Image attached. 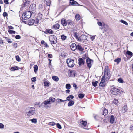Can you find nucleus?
<instances>
[{
  "label": "nucleus",
  "instance_id": "obj_1",
  "mask_svg": "<svg viewBox=\"0 0 133 133\" xmlns=\"http://www.w3.org/2000/svg\"><path fill=\"white\" fill-rule=\"evenodd\" d=\"M35 111V109L34 107L28 108L25 110L26 115L27 117H30L34 114Z\"/></svg>",
  "mask_w": 133,
  "mask_h": 133
},
{
  "label": "nucleus",
  "instance_id": "obj_2",
  "mask_svg": "<svg viewBox=\"0 0 133 133\" xmlns=\"http://www.w3.org/2000/svg\"><path fill=\"white\" fill-rule=\"evenodd\" d=\"M31 15V13L30 11H26L23 14L22 16V19L27 20L30 18Z\"/></svg>",
  "mask_w": 133,
  "mask_h": 133
},
{
  "label": "nucleus",
  "instance_id": "obj_3",
  "mask_svg": "<svg viewBox=\"0 0 133 133\" xmlns=\"http://www.w3.org/2000/svg\"><path fill=\"white\" fill-rule=\"evenodd\" d=\"M107 66H105V67L104 69V76L103 77L105 79L106 81L108 80L110 77V73L109 72L108 70V69H106V68H107Z\"/></svg>",
  "mask_w": 133,
  "mask_h": 133
},
{
  "label": "nucleus",
  "instance_id": "obj_4",
  "mask_svg": "<svg viewBox=\"0 0 133 133\" xmlns=\"http://www.w3.org/2000/svg\"><path fill=\"white\" fill-rule=\"evenodd\" d=\"M74 62V60L70 58H68L66 61L68 66L70 68L73 67L75 65Z\"/></svg>",
  "mask_w": 133,
  "mask_h": 133
},
{
  "label": "nucleus",
  "instance_id": "obj_5",
  "mask_svg": "<svg viewBox=\"0 0 133 133\" xmlns=\"http://www.w3.org/2000/svg\"><path fill=\"white\" fill-rule=\"evenodd\" d=\"M49 41L52 44H55L57 42V38L54 35H51L49 37Z\"/></svg>",
  "mask_w": 133,
  "mask_h": 133
},
{
  "label": "nucleus",
  "instance_id": "obj_6",
  "mask_svg": "<svg viewBox=\"0 0 133 133\" xmlns=\"http://www.w3.org/2000/svg\"><path fill=\"white\" fill-rule=\"evenodd\" d=\"M120 90L118 89L116 87H113L111 89V93L113 94H118V93L120 92Z\"/></svg>",
  "mask_w": 133,
  "mask_h": 133
},
{
  "label": "nucleus",
  "instance_id": "obj_7",
  "mask_svg": "<svg viewBox=\"0 0 133 133\" xmlns=\"http://www.w3.org/2000/svg\"><path fill=\"white\" fill-rule=\"evenodd\" d=\"M87 38V36L85 35H82L79 38L78 41L81 42L84 41Z\"/></svg>",
  "mask_w": 133,
  "mask_h": 133
},
{
  "label": "nucleus",
  "instance_id": "obj_8",
  "mask_svg": "<svg viewBox=\"0 0 133 133\" xmlns=\"http://www.w3.org/2000/svg\"><path fill=\"white\" fill-rule=\"evenodd\" d=\"M93 62V61L89 59H87L86 63L87 65L89 68H90L91 66V63Z\"/></svg>",
  "mask_w": 133,
  "mask_h": 133
},
{
  "label": "nucleus",
  "instance_id": "obj_9",
  "mask_svg": "<svg viewBox=\"0 0 133 133\" xmlns=\"http://www.w3.org/2000/svg\"><path fill=\"white\" fill-rule=\"evenodd\" d=\"M67 21H66V20L64 18H63L61 21L62 24L64 26H65L67 25Z\"/></svg>",
  "mask_w": 133,
  "mask_h": 133
},
{
  "label": "nucleus",
  "instance_id": "obj_10",
  "mask_svg": "<svg viewBox=\"0 0 133 133\" xmlns=\"http://www.w3.org/2000/svg\"><path fill=\"white\" fill-rule=\"evenodd\" d=\"M127 110V106L126 105H125L122 108L121 112L122 114L126 112Z\"/></svg>",
  "mask_w": 133,
  "mask_h": 133
},
{
  "label": "nucleus",
  "instance_id": "obj_11",
  "mask_svg": "<svg viewBox=\"0 0 133 133\" xmlns=\"http://www.w3.org/2000/svg\"><path fill=\"white\" fill-rule=\"evenodd\" d=\"M72 50L75 51L77 48V46L75 43L72 44L70 46Z\"/></svg>",
  "mask_w": 133,
  "mask_h": 133
},
{
  "label": "nucleus",
  "instance_id": "obj_12",
  "mask_svg": "<svg viewBox=\"0 0 133 133\" xmlns=\"http://www.w3.org/2000/svg\"><path fill=\"white\" fill-rule=\"evenodd\" d=\"M79 62H78V64L79 65H81L84 64V61L82 58H79Z\"/></svg>",
  "mask_w": 133,
  "mask_h": 133
},
{
  "label": "nucleus",
  "instance_id": "obj_13",
  "mask_svg": "<svg viewBox=\"0 0 133 133\" xmlns=\"http://www.w3.org/2000/svg\"><path fill=\"white\" fill-rule=\"evenodd\" d=\"M115 118L113 115H112L110 118V122L111 123H113L115 122Z\"/></svg>",
  "mask_w": 133,
  "mask_h": 133
},
{
  "label": "nucleus",
  "instance_id": "obj_14",
  "mask_svg": "<svg viewBox=\"0 0 133 133\" xmlns=\"http://www.w3.org/2000/svg\"><path fill=\"white\" fill-rule=\"evenodd\" d=\"M59 24L58 23H56L53 25V28L56 30H57L59 29Z\"/></svg>",
  "mask_w": 133,
  "mask_h": 133
},
{
  "label": "nucleus",
  "instance_id": "obj_15",
  "mask_svg": "<svg viewBox=\"0 0 133 133\" xmlns=\"http://www.w3.org/2000/svg\"><path fill=\"white\" fill-rule=\"evenodd\" d=\"M19 69V68L18 66H15L13 67H11V68L10 70L12 71H14L15 70H18Z\"/></svg>",
  "mask_w": 133,
  "mask_h": 133
},
{
  "label": "nucleus",
  "instance_id": "obj_16",
  "mask_svg": "<svg viewBox=\"0 0 133 133\" xmlns=\"http://www.w3.org/2000/svg\"><path fill=\"white\" fill-rule=\"evenodd\" d=\"M51 101L50 100H46L44 101L42 104H44L45 106L46 105L49 104H50Z\"/></svg>",
  "mask_w": 133,
  "mask_h": 133
},
{
  "label": "nucleus",
  "instance_id": "obj_17",
  "mask_svg": "<svg viewBox=\"0 0 133 133\" xmlns=\"http://www.w3.org/2000/svg\"><path fill=\"white\" fill-rule=\"evenodd\" d=\"M35 21V20L33 19L29 20L28 23L29 25H32L34 24Z\"/></svg>",
  "mask_w": 133,
  "mask_h": 133
},
{
  "label": "nucleus",
  "instance_id": "obj_18",
  "mask_svg": "<svg viewBox=\"0 0 133 133\" xmlns=\"http://www.w3.org/2000/svg\"><path fill=\"white\" fill-rule=\"evenodd\" d=\"M103 110V111L102 114L105 116L108 114V110L105 108H104Z\"/></svg>",
  "mask_w": 133,
  "mask_h": 133
},
{
  "label": "nucleus",
  "instance_id": "obj_19",
  "mask_svg": "<svg viewBox=\"0 0 133 133\" xmlns=\"http://www.w3.org/2000/svg\"><path fill=\"white\" fill-rule=\"evenodd\" d=\"M74 104V102L72 100H70L68 104V106L69 107L72 106Z\"/></svg>",
  "mask_w": 133,
  "mask_h": 133
},
{
  "label": "nucleus",
  "instance_id": "obj_20",
  "mask_svg": "<svg viewBox=\"0 0 133 133\" xmlns=\"http://www.w3.org/2000/svg\"><path fill=\"white\" fill-rule=\"evenodd\" d=\"M67 24L68 25H73V21L71 20H67Z\"/></svg>",
  "mask_w": 133,
  "mask_h": 133
},
{
  "label": "nucleus",
  "instance_id": "obj_21",
  "mask_svg": "<svg viewBox=\"0 0 133 133\" xmlns=\"http://www.w3.org/2000/svg\"><path fill=\"white\" fill-rule=\"evenodd\" d=\"M70 3L71 5L77 4H78V3L76 1L74 0H70Z\"/></svg>",
  "mask_w": 133,
  "mask_h": 133
},
{
  "label": "nucleus",
  "instance_id": "obj_22",
  "mask_svg": "<svg viewBox=\"0 0 133 133\" xmlns=\"http://www.w3.org/2000/svg\"><path fill=\"white\" fill-rule=\"evenodd\" d=\"M77 48L79 50L82 51L84 50V49L79 44H78L77 45Z\"/></svg>",
  "mask_w": 133,
  "mask_h": 133
},
{
  "label": "nucleus",
  "instance_id": "obj_23",
  "mask_svg": "<svg viewBox=\"0 0 133 133\" xmlns=\"http://www.w3.org/2000/svg\"><path fill=\"white\" fill-rule=\"evenodd\" d=\"M52 79L54 81L57 82L59 80V78L57 76H53L52 77Z\"/></svg>",
  "mask_w": 133,
  "mask_h": 133
},
{
  "label": "nucleus",
  "instance_id": "obj_24",
  "mask_svg": "<svg viewBox=\"0 0 133 133\" xmlns=\"http://www.w3.org/2000/svg\"><path fill=\"white\" fill-rule=\"evenodd\" d=\"M76 19L77 21L79 20L81 18L79 14H77L75 15Z\"/></svg>",
  "mask_w": 133,
  "mask_h": 133
},
{
  "label": "nucleus",
  "instance_id": "obj_25",
  "mask_svg": "<svg viewBox=\"0 0 133 133\" xmlns=\"http://www.w3.org/2000/svg\"><path fill=\"white\" fill-rule=\"evenodd\" d=\"M74 97L72 95H70L67 97V99L66 100V101H70V99H73Z\"/></svg>",
  "mask_w": 133,
  "mask_h": 133
},
{
  "label": "nucleus",
  "instance_id": "obj_26",
  "mask_svg": "<svg viewBox=\"0 0 133 133\" xmlns=\"http://www.w3.org/2000/svg\"><path fill=\"white\" fill-rule=\"evenodd\" d=\"M80 123L82 124L83 125L85 126L86 125L87 123V121L82 120L80 122Z\"/></svg>",
  "mask_w": 133,
  "mask_h": 133
},
{
  "label": "nucleus",
  "instance_id": "obj_27",
  "mask_svg": "<svg viewBox=\"0 0 133 133\" xmlns=\"http://www.w3.org/2000/svg\"><path fill=\"white\" fill-rule=\"evenodd\" d=\"M38 69V67L37 65H35L34 66V72L36 73L37 70Z\"/></svg>",
  "mask_w": 133,
  "mask_h": 133
},
{
  "label": "nucleus",
  "instance_id": "obj_28",
  "mask_svg": "<svg viewBox=\"0 0 133 133\" xmlns=\"http://www.w3.org/2000/svg\"><path fill=\"white\" fill-rule=\"evenodd\" d=\"M46 31L47 33L51 34H53V32L51 29L46 30Z\"/></svg>",
  "mask_w": 133,
  "mask_h": 133
},
{
  "label": "nucleus",
  "instance_id": "obj_29",
  "mask_svg": "<svg viewBox=\"0 0 133 133\" xmlns=\"http://www.w3.org/2000/svg\"><path fill=\"white\" fill-rule=\"evenodd\" d=\"M120 22L126 25L127 26L128 25V24L125 21L123 20H121L120 21Z\"/></svg>",
  "mask_w": 133,
  "mask_h": 133
},
{
  "label": "nucleus",
  "instance_id": "obj_30",
  "mask_svg": "<svg viewBox=\"0 0 133 133\" xmlns=\"http://www.w3.org/2000/svg\"><path fill=\"white\" fill-rule=\"evenodd\" d=\"M57 102L58 103H59V102H63L65 101H66V100H63L62 99L58 98L57 99Z\"/></svg>",
  "mask_w": 133,
  "mask_h": 133
},
{
  "label": "nucleus",
  "instance_id": "obj_31",
  "mask_svg": "<svg viewBox=\"0 0 133 133\" xmlns=\"http://www.w3.org/2000/svg\"><path fill=\"white\" fill-rule=\"evenodd\" d=\"M5 39L9 43H12V41L11 39L8 38L7 37H4Z\"/></svg>",
  "mask_w": 133,
  "mask_h": 133
},
{
  "label": "nucleus",
  "instance_id": "obj_32",
  "mask_svg": "<svg viewBox=\"0 0 133 133\" xmlns=\"http://www.w3.org/2000/svg\"><path fill=\"white\" fill-rule=\"evenodd\" d=\"M98 83L97 81H96L95 82H92V85L94 87H96Z\"/></svg>",
  "mask_w": 133,
  "mask_h": 133
},
{
  "label": "nucleus",
  "instance_id": "obj_33",
  "mask_svg": "<svg viewBox=\"0 0 133 133\" xmlns=\"http://www.w3.org/2000/svg\"><path fill=\"white\" fill-rule=\"evenodd\" d=\"M41 43L42 44H44L45 45V46L46 47L49 46H48L47 45V43L44 41H42L41 42Z\"/></svg>",
  "mask_w": 133,
  "mask_h": 133
},
{
  "label": "nucleus",
  "instance_id": "obj_34",
  "mask_svg": "<svg viewBox=\"0 0 133 133\" xmlns=\"http://www.w3.org/2000/svg\"><path fill=\"white\" fill-rule=\"evenodd\" d=\"M126 54L131 56H132L133 55L132 53L129 51H127L126 52Z\"/></svg>",
  "mask_w": 133,
  "mask_h": 133
},
{
  "label": "nucleus",
  "instance_id": "obj_35",
  "mask_svg": "<svg viewBox=\"0 0 133 133\" xmlns=\"http://www.w3.org/2000/svg\"><path fill=\"white\" fill-rule=\"evenodd\" d=\"M113 103L115 104V105H117L118 103V101L117 99H114V100L113 101Z\"/></svg>",
  "mask_w": 133,
  "mask_h": 133
},
{
  "label": "nucleus",
  "instance_id": "obj_36",
  "mask_svg": "<svg viewBox=\"0 0 133 133\" xmlns=\"http://www.w3.org/2000/svg\"><path fill=\"white\" fill-rule=\"evenodd\" d=\"M84 97V95L83 94H80L78 95V97L80 98H82Z\"/></svg>",
  "mask_w": 133,
  "mask_h": 133
},
{
  "label": "nucleus",
  "instance_id": "obj_37",
  "mask_svg": "<svg viewBox=\"0 0 133 133\" xmlns=\"http://www.w3.org/2000/svg\"><path fill=\"white\" fill-rule=\"evenodd\" d=\"M67 37L64 35H63L61 36V39L63 40H65L66 39Z\"/></svg>",
  "mask_w": 133,
  "mask_h": 133
},
{
  "label": "nucleus",
  "instance_id": "obj_38",
  "mask_svg": "<svg viewBox=\"0 0 133 133\" xmlns=\"http://www.w3.org/2000/svg\"><path fill=\"white\" fill-rule=\"evenodd\" d=\"M121 59L120 58H118L117 59H115L114 60L115 62H117V64L119 63V62L121 61Z\"/></svg>",
  "mask_w": 133,
  "mask_h": 133
},
{
  "label": "nucleus",
  "instance_id": "obj_39",
  "mask_svg": "<svg viewBox=\"0 0 133 133\" xmlns=\"http://www.w3.org/2000/svg\"><path fill=\"white\" fill-rule=\"evenodd\" d=\"M74 36L78 40L79 37H78L77 33L76 32L74 33Z\"/></svg>",
  "mask_w": 133,
  "mask_h": 133
},
{
  "label": "nucleus",
  "instance_id": "obj_40",
  "mask_svg": "<svg viewBox=\"0 0 133 133\" xmlns=\"http://www.w3.org/2000/svg\"><path fill=\"white\" fill-rule=\"evenodd\" d=\"M105 82L102 83V82H100L99 84V85L102 87H104L105 86Z\"/></svg>",
  "mask_w": 133,
  "mask_h": 133
},
{
  "label": "nucleus",
  "instance_id": "obj_41",
  "mask_svg": "<svg viewBox=\"0 0 133 133\" xmlns=\"http://www.w3.org/2000/svg\"><path fill=\"white\" fill-rule=\"evenodd\" d=\"M49 99V100H51L53 102H54L55 101V98L52 97H50Z\"/></svg>",
  "mask_w": 133,
  "mask_h": 133
},
{
  "label": "nucleus",
  "instance_id": "obj_42",
  "mask_svg": "<svg viewBox=\"0 0 133 133\" xmlns=\"http://www.w3.org/2000/svg\"><path fill=\"white\" fill-rule=\"evenodd\" d=\"M15 57L16 58V60L18 62H19L21 61L20 58H19L18 56L17 55V56H16Z\"/></svg>",
  "mask_w": 133,
  "mask_h": 133
},
{
  "label": "nucleus",
  "instance_id": "obj_43",
  "mask_svg": "<svg viewBox=\"0 0 133 133\" xmlns=\"http://www.w3.org/2000/svg\"><path fill=\"white\" fill-rule=\"evenodd\" d=\"M66 88L67 89H70L71 88V85L69 84H68L66 85Z\"/></svg>",
  "mask_w": 133,
  "mask_h": 133
},
{
  "label": "nucleus",
  "instance_id": "obj_44",
  "mask_svg": "<svg viewBox=\"0 0 133 133\" xmlns=\"http://www.w3.org/2000/svg\"><path fill=\"white\" fill-rule=\"evenodd\" d=\"M31 121L32 123H36L37 122L36 119L34 118L31 119Z\"/></svg>",
  "mask_w": 133,
  "mask_h": 133
},
{
  "label": "nucleus",
  "instance_id": "obj_45",
  "mask_svg": "<svg viewBox=\"0 0 133 133\" xmlns=\"http://www.w3.org/2000/svg\"><path fill=\"white\" fill-rule=\"evenodd\" d=\"M11 34H14L15 33V31L12 30H10L8 31Z\"/></svg>",
  "mask_w": 133,
  "mask_h": 133
},
{
  "label": "nucleus",
  "instance_id": "obj_46",
  "mask_svg": "<svg viewBox=\"0 0 133 133\" xmlns=\"http://www.w3.org/2000/svg\"><path fill=\"white\" fill-rule=\"evenodd\" d=\"M49 124L51 125L54 126L56 124L55 123L52 122L49 123Z\"/></svg>",
  "mask_w": 133,
  "mask_h": 133
},
{
  "label": "nucleus",
  "instance_id": "obj_47",
  "mask_svg": "<svg viewBox=\"0 0 133 133\" xmlns=\"http://www.w3.org/2000/svg\"><path fill=\"white\" fill-rule=\"evenodd\" d=\"M56 126L59 129H61L62 128V127L61 126L59 123H57V124Z\"/></svg>",
  "mask_w": 133,
  "mask_h": 133
},
{
  "label": "nucleus",
  "instance_id": "obj_48",
  "mask_svg": "<svg viewBox=\"0 0 133 133\" xmlns=\"http://www.w3.org/2000/svg\"><path fill=\"white\" fill-rule=\"evenodd\" d=\"M118 81L120 83H123L124 82V81L121 78H119L118 79Z\"/></svg>",
  "mask_w": 133,
  "mask_h": 133
},
{
  "label": "nucleus",
  "instance_id": "obj_49",
  "mask_svg": "<svg viewBox=\"0 0 133 133\" xmlns=\"http://www.w3.org/2000/svg\"><path fill=\"white\" fill-rule=\"evenodd\" d=\"M38 17L37 19H36L35 20V23L36 24H38L39 23V20L38 19Z\"/></svg>",
  "mask_w": 133,
  "mask_h": 133
},
{
  "label": "nucleus",
  "instance_id": "obj_50",
  "mask_svg": "<svg viewBox=\"0 0 133 133\" xmlns=\"http://www.w3.org/2000/svg\"><path fill=\"white\" fill-rule=\"evenodd\" d=\"M15 38L17 39H19L21 38L20 36L18 35H17L15 37Z\"/></svg>",
  "mask_w": 133,
  "mask_h": 133
},
{
  "label": "nucleus",
  "instance_id": "obj_51",
  "mask_svg": "<svg viewBox=\"0 0 133 133\" xmlns=\"http://www.w3.org/2000/svg\"><path fill=\"white\" fill-rule=\"evenodd\" d=\"M31 80L32 82H34L36 80V78L35 77L32 78L31 79Z\"/></svg>",
  "mask_w": 133,
  "mask_h": 133
},
{
  "label": "nucleus",
  "instance_id": "obj_52",
  "mask_svg": "<svg viewBox=\"0 0 133 133\" xmlns=\"http://www.w3.org/2000/svg\"><path fill=\"white\" fill-rule=\"evenodd\" d=\"M44 85L45 86H47L49 85H48L49 83H48V82H47L45 81V82H44Z\"/></svg>",
  "mask_w": 133,
  "mask_h": 133
},
{
  "label": "nucleus",
  "instance_id": "obj_53",
  "mask_svg": "<svg viewBox=\"0 0 133 133\" xmlns=\"http://www.w3.org/2000/svg\"><path fill=\"white\" fill-rule=\"evenodd\" d=\"M94 118L96 120H98L99 119V117L98 115H96L94 116Z\"/></svg>",
  "mask_w": 133,
  "mask_h": 133
},
{
  "label": "nucleus",
  "instance_id": "obj_54",
  "mask_svg": "<svg viewBox=\"0 0 133 133\" xmlns=\"http://www.w3.org/2000/svg\"><path fill=\"white\" fill-rule=\"evenodd\" d=\"M4 127V125L2 123H0V128H3Z\"/></svg>",
  "mask_w": 133,
  "mask_h": 133
},
{
  "label": "nucleus",
  "instance_id": "obj_55",
  "mask_svg": "<svg viewBox=\"0 0 133 133\" xmlns=\"http://www.w3.org/2000/svg\"><path fill=\"white\" fill-rule=\"evenodd\" d=\"M48 57L49 58H52V56L51 54H48Z\"/></svg>",
  "mask_w": 133,
  "mask_h": 133
},
{
  "label": "nucleus",
  "instance_id": "obj_56",
  "mask_svg": "<svg viewBox=\"0 0 133 133\" xmlns=\"http://www.w3.org/2000/svg\"><path fill=\"white\" fill-rule=\"evenodd\" d=\"M73 86L74 88L75 89H77V87L75 84L73 83Z\"/></svg>",
  "mask_w": 133,
  "mask_h": 133
},
{
  "label": "nucleus",
  "instance_id": "obj_57",
  "mask_svg": "<svg viewBox=\"0 0 133 133\" xmlns=\"http://www.w3.org/2000/svg\"><path fill=\"white\" fill-rule=\"evenodd\" d=\"M7 15L8 14L7 13H6L5 12H4L3 13V16H4V17H5L6 16H7Z\"/></svg>",
  "mask_w": 133,
  "mask_h": 133
},
{
  "label": "nucleus",
  "instance_id": "obj_58",
  "mask_svg": "<svg viewBox=\"0 0 133 133\" xmlns=\"http://www.w3.org/2000/svg\"><path fill=\"white\" fill-rule=\"evenodd\" d=\"M97 23L98 24L99 26H102V23L101 22L98 21L97 22Z\"/></svg>",
  "mask_w": 133,
  "mask_h": 133
},
{
  "label": "nucleus",
  "instance_id": "obj_59",
  "mask_svg": "<svg viewBox=\"0 0 133 133\" xmlns=\"http://www.w3.org/2000/svg\"><path fill=\"white\" fill-rule=\"evenodd\" d=\"M105 81H106L105 79L104 78H103V77H102V79L101 80L100 82H102V83H104L105 82Z\"/></svg>",
  "mask_w": 133,
  "mask_h": 133
},
{
  "label": "nucleus",
  "instance_id": "obj_60",
  "mask_svg": "<svg viewBox=\"0 0 133 133\" xmlns=\"http://www.w3.org/2000/svg\"><path fill=\"white\" fill-rule=\"evenodd\" d=\"M4 2L5 4H7L9 3L8 0H4Z\"/></svg>",
  "mask_w": 133,
  "mask_h": 133
},
{
  "label": "nucleus",
  "instance_id": "obj_61",
  "mask_svg": "<svg viewBox=\"0 0 133 133\" xmlns=\"http://www.w3.org/2000/svg\"><path fill=\"white\" fill-rule=\"evenodd\" d=\"M8 28H9V29H14V27L11 26H8Z\"/></svg>",
  "mask_w": 133,
  "mask_h": 133
},
{
  "label": "nucleus",
  "instance_id": "obj_62",
  "mask_svg": "<svg viewBox=\"0 0 133 133\" xmlns=\"http://www.w3.org/2000/svg\"><path fill=\"white\" fill-rule=\"evenodd\" d=\"M95 38V37L94 36H92V37H91V39L92 40H94Z\"/></svg>",
  "mask_w": 133,
  "mask_h": 133
},
{
  "label": "nucleus",
  "instance_id": "obj_63",
  "mask_svg": "<svg viewBox=\"0 0 133 133\" xmlns=\"http://www.w3.org/2000/svg\"><path fill=\"white\" fill-rule=\"evenodd\" d=\"M70 90L67 89L66 90V93H69L70 92Z\"/></svg>",
  "mask_w": 133,
  "mask_h": 133
},
{
  "label": "nucleus",
  "instance_id": "obj_64",
  "mask_svg": "<svg viewBox=\"0 0 133 133\" xmlns=\"http://www.w3.org/2000/svg\"><path fill=\"white\" fill-rule=\"evenodd\" d=\"M22 21L24 23H25L26 22L25 21V20H24V19H22Z\"/></svg>",
  "mask_w": 133,
  "mask_h": 133
}]
</instances>
